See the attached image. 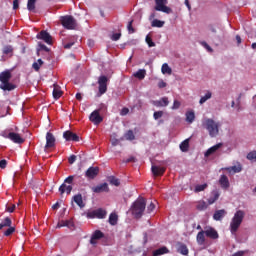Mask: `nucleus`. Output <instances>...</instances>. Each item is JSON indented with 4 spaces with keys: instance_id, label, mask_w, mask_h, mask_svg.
Returning <instances> with one entry per match:
<instances>
[{
    "instance_id": "nucleus-1",
    "label": "nucleus",
    "mask_w": 256,
    "mask_h": 256,
    "mask_svg": "<svg viewBox=\"0 0 256 256\" xmlns=\"http://www.w3.org/2000/svg\"><path fill=\"white\" fill-rule=\"evenodd\" d=\"M145 207H147V200H145L143 197L138 198L132 204V215H134L136 219H141V217H143V213H145Z\"/></svg>"
},
{
    "instance_id": "nucleus-2",
    "label": "nucleus",
    "mask_w": 256,
    "mask_h": 256,
    "mask_svg": "<svg viewBox=\"0 0 256 256\" xmlns=\"http://www.w3.org/2000/svg\"><path fill=\"white\" fill-rule=\"evenodd\" d=\"M243 219H245V211L238 210L235 212L231 222H230V231L232 235H235L237 231H239V227L243 223Z\"/></svg>"
},
{
    "instance_id": "nucleus-3",
    "label": "nucleus",
    "mask_w": 256,
    "mask_h": 256,
    "mask_svg": "<svg viewBox=\"0 0 256 256\" xmlns=\"http://www.w3.org/2000/svg\"><path fill=\"white\" fill-rule=\"evenodd\" d=\"M11 81V72L4 71L0 74V89L3 91H13L17 89L15 84L10 83Z\"/></svg>"
},
{
    "instance_id": "nucleus-4",
    "label": "nucleus",
    "mask_w": 256,
    "mask_h": 256,
    "mask_svg": "<svg viewBox=\"0 0 256 256\" xmlns=\"http://www.w3.org/2000/svg\"><path fill=\"white\" fill-rule=\"evenodd\" d=\"M203 127L208 130L210 137H216L219 135V123L211 118H207L202 123Z\"/></svg>"
},
{
    "instance_id": "nucleus-5",
    "label": "nucleus",
    "mask_w": 256,
    "mask_h": 256,
    "mask_svg": "<svg viewBox=\"0 0 256 256\" xmlns=\"http://www.w3.org/2000/svg\"><path fill=\"white\" fill-rule=\"evenodd\" d=\"M60 23L63 26L64 29H75L77 27V21L75 20V18H73V16H62L60 18Z\"/></svg>"
},
{
    "instance_id": "nucleus-6",
    "label": "nucleus",
    "mask_w": 256,
    "mask_h": 256,
    "mask_svg": "<svg viewBox=\"0 0 256 256\" xmlns=\"http://www.w3.org/2000/svg\"><path fill=\"white\" fill-rule=\"evenodd\" d=\"M155 11H161L162 13H171V8L167 6V0H155Z\"/></svg>"
},
{
    "instance_id": "nucleus-7",
    "label": "nucleus",
    "mask_w": 256,
    "mask_h": 256,
    "mask_svg": "<svg viewBox=\"0 0 256 256\" xmlns=\"http://www.w3.org/2000/svg\"><path fill=\"white\" fill-rule=\"evenodd\" d=\"M109 82V78L107 76H100L98 79L99 85V93L100 95H105L107 93V83Z\"/></svg>"
},
{
    "instance_id": "nucleus-8",
    "label": "nucleus",
    "mask_w": 256,
    "mask_h": 256,
    "mask_svg": "<svg viewBox=\"0 0 256 256\" xmlns=\"http://www.w3.org/2000/svg\"><path fill=\"white\" fill-rule=\"evenodd\" d=\"M36 37L37 39L45 41L47 45H53V37H51V34L45 30L40 31Z\"/></svg>"
},
{
    "instance_id": "nucleus-9",
    "label": "nucleus",
    "mask_w": 256,
    "mask_h": 256,
    "mask_svg": "<svg viewBox=\"0 0 256 256\" xmlns=\"http://www.w3.org/2000/svg\"><path fill=\"white\" fill-rule=\"evenodd\" d=\"M57 143V139L55 138V135L51 132L46 133V145L45 149H53Z\"/></svg>"
},
{
    "instance_id": "nucleus-10",
    "label": "nucleus",
    "mask_w": 256,
    "mask_h": 256,
    "mask_svg": "<svg viewBox=\"0 0 256 256\" xmlns=\"http://www.w3.org/2000/svg\"><path fill=\"white\" fill-rule=\"evenodd\" d=\"M100 110H94L91 114H90V121L92 123H94V125H99V123L103 122V117H101V115L99 114Z\"/></svg>"
},
{
    "instance_id": "nucleus-11",
    "label": "nucleus",
    "mask_w": 256,
    "mask_h": 256,
    "mask_svg": "<svg viewBox=\"0 0 256 256\" xmlns=\"http://www.w3.org/2000/svg\"><path fill=\"white\" fill-rule=\"evenodd\" d=\"M204 233H205V236L208 237V239H213V240L219 239V233L213 227L205 228Z\"/></svg>"
},
{
    "instance_id": "nucleus-12",
    "label": "nucleus",
    "mask_w": 256,
    "mask_h": 256,
    "mask_svg": "<svg viewBox=\"0 0 256 256\" xmlns=\"http://www.w3.org/2000/svg\"><path fill=\"white\" fill-rule=\"evenodd\" d=\"M63 137L65 138V141H74L79 142V135L76 133H73L71 130H67L63 133Z\"/></svg>"
},
{
    "instance_id": "nucleus-13",
    "label": "nucleus",
    "mask_w": 256,
    "mask_h": 256,
    "mask_svg": "<svg viewBox=\"0 0 256 256\" xmlns=\"http://www.w3.org/2000/svg\"><path fill=\"white\" fill-rule=\"evenodd\" d=\"M8 137L10 141H13V143H17L18 145L25 143V139H23L21 135H19V133L9 132Z\"/></svg>"
},
{
    "instance_id": "nucleus-14",
    "label": "nucleus",
    "mask_w": 256,
    "mask_h": 256,
    "mask_svg": "<svg viewBox=\"0 0 256 256\" xmlns=\"http://www.w3.org/2000/svg\"><path fill=\"white\" fill-rule=\"evenodd\" d=\"M97 175H99V167H89L85 172L87 179H95Z\"/></svg>"
},
{
    "instance_id": "nucleus-15",
    "label": "nucleus",
    "mask_w": 256,
    "mask_h": 256,
    "mask_svg": "<svg viewBox=\"0 0 256 256\" xmlns=\"http://www.w3.org/2000/svg\"><path fill=\"white\" fill-rule=\"evenodd\" d=\"M93 193H109V185L105 182L92 188Z\"/></svg>"
},
{
    "instance_id": "nucleus-16",
    "label": "nucleus",
    "mask_w": 256,
    "mask_h": 256,
    "mask_svg": "<svg viewBox=\"0 0 256 256\" xmlns=\"http://www.w3.org/2000/svg\"><path fill=\"white\" fill-rule=\"evenodd\" d=\"M103 237H105V234L101 232V230L94 231L90 239L91 245H97V241H99V239H103Z\"/></svg>"
},
{
    "instance_id": "nucleus-17",
    "label": "nucleus",
    "mask_w": 256,
    "mask_h": 256,
    "mask_svg": "<svg viewBox=\"0 0 256 256\" xmlns=\"http://www.w3.org/2000/svg\"><path fill=\"white\" fill-rule=\"evenodd\" d=\"M151 171L154 177H161L165 175L166 168L161 166H152Z\"/></svg>"
},
{
    "instance_id": "nucleus-18",
    "label": "nucleus",
    "mask_w": 256,
    "mask_h": 256,
    "mask_svg": "<svg viewBox=\"0 0 256 256\" xmlns=\"http://www.w3.org/2000/svg\"><path fill=\"white\" fill-rule=\"evenodd\" d=\"M89 217H97V219H105V217H107V211L100 208L95 210L91 214H89Z\"/></svg>"
},
{
    "instance_id": "nucleus-19",
    "label": "nucleus",
    "mask_w": 256,
    "mask_h": 256,
    "mask_svg": "<svg viewBox=\"0 0 256 256\" xmlns=\"http://www.w3.org/2000/svg\"><path fill=\"white\" fill-rule=\"evenodd\" d=\"M152 104L154 107H167V105H169V98L162 97L160 100L152 101Z\"/></svg>"
},
{
    "instance_id": "nucleus-20",
    "label": "nucleus",
    "mask_w": 256,
    "mask_h": 256,
    "mask_svg": "<svg viewBox=\"0 0 256 256\" xmlns=\"http://www.w3.org/2000/svg\"><path fill=\"white\" fill-rule=\"evenodd\" d=\"M53 92L52 95L54 99H61V96L63 95V91H61V86L58 85L57 83L53 84Z\"/></svg>"
},
{
    "instance_id": "nucleus-21",
    "label": "nucleus",
    "mask_w": 256,
    "mask_h": 256,
    "mask_svg": "<svg viewBox=\"0 0 256 256\" xmlns=\"http://www.w3.org/2000/svg\"><path fill=\"white\" fill-rule=\"evenodd\" d=\"M72 201H74V203H76V205H78L80 209H83V207H85V202H83V195L81 194L74 195Z\"/></svg>"
},
{
    "instance_id": "nucleus-22",
    "label": "nucleus",
    "mask_w": 256,
    "mask_h": 256,
    "mask_svg": "<svg viewBox=\"0 0 256 256\" xmlns=\"http://www.w3.org/2000/svg\"><path fill=\"white\" fill-rule=\"evenodd\" d=\"M223 147V143H218L212 147H210L206 152H205V157H209L210 155H213V153L219 151Z\"/></svg>"
},
{
    "instance_id": "nucleus-23",
    "label": "nucleus",
    "mask_w": 256,
    "mask_h": 256,
    "mask_svg": "<svg viewBox=\"0 0 256 256\" xmlns=\"http://www.w3.org/2000/svg\"><path fill=\"white\" fill-rule=\"evenodd\" d=\"M219 184L222 189H229V178L226 175H221L219 179Z\"/></svg>"
},
{
    "instance_id": "nucleus-24",
    "label": "nucleus",
    "mask_w": 256,
    "mask_h": 256,
    "mask_svg": "<svg viewBox=\"0 0 256 256\" xmlns=\"http://www.w3.org/2000/svg\"><path fill=\"white\" fill-rule=\"evenodd\" d=\"M225 215H227V211H225V209L217 210L213 215V219L214 221H221Z\"/></svg>"
},
{
    "instance_id": "nucleus-25",
    "label": "nucleus",
    "mask_w": 256,
    "mask_h": 256,
    "mask_svg": "<svg viewBox=\"0 0 256 256\" xmlns=\"http://www.w3.org/2000/svg\"><path fill=\"white\" fill-rule=\"evenodd\" d=\"M71 191H73V186L71 185L67 186L65 183H63L59 187V192L61 193V195H63V193H67V195H71Z\"/></svg>"
},
{
    "instance_id": "nucleus-26",
    "label": "nucleus",
    "mask_w": 256,
    "mask_h": 256,
    "mask_svg": "<svg viewBox=\"0 0 256 256\" xmlns=\"http://www.w3.org/2000/svg\"><path fill=\"white\" fill-rule=\"evenodd\" d=\"M228 173H241L243 171V166L241 164H237L232 167L225 168Z\"/></svg>"
},
{
    "instance_id": "nucleus-27",
    "label": "nucleus",
    "mask_w": 256,
    "mask_h": 256,
    "mask_svg": "<svg viewBox=\"0 0 256 256\" xmlns=\"http://www.w3.org/2000/svg\"><path fill=\"white\" fill-rule=\"evenodd\" d=\"M220 197L219 191L214 190L211 192V196L208 198V204L213 205Z\"/></svg>"
},
{
    "instance_id": "nucleus-28",
    "label": "nucleus",
    "mask_w": 256,
    "mask_h": 256,
    "mask_svg": "<svg viewBox=\"0 0 256 256\" xmlns=\"http://www.w3.org/2000/svg\"><path fill=\"white\" fill-rule=\"evenodd\" d=\"M146 75H147V70L139 69L137 72L133 74V77H135L136 79H139L140 81H143Z\"/></svg>"
},
{
    "instance_id": "nucleus-29",
    "label": "nucleus",
    "mask_w": 256,
    "mask_h": 256,
    "mask_svg": "<svg viewBox=\"0 0 256 256\" xmlns=\"http://www.w3.org/2000/svg\"><path fill=\"white\" fill-rule=\"evenodd\" d=\"M196 241L198 245H205V230H201L198 232L196 236Z\"/></svg>"
},
{
    "instance_id": "nucleus-30",
    "label": "nucleus",
    "mask_w": 256,
    "mask_h": 256,
    "mask_svg": "<svg viewBox=\"0 0 256 256\" xmlns=\"http://www.w3.org/2000/svg\"><path fill=\"white\" fill-rule=\"evenodd\" d=\"M75 225L73 224V221L71 220H65V221H61L57 224V229H61V227H69V229H71V227H74Z\"/></svg>"
},
{
    "instance_id": "nucleus-31",
    "label": "nucleus",
    "mask_w": 256,
    "mask_h": 256,
    "mask_svg": "<svg viewBox=\"0 0 256 256\" xmlns=\"http://www.w3.org/2000/svg\"><path fill=\"white\" fill-rule=\"evenodd\" d=\"M13 225V221L11 218L6 217L1 223H0V231L1 229H5V227H11Z\"/></svg>"
},
{
    "instance_id": "nucleus-32",
    "label": "nucleus",
    "mask_w": 256,
    "mask_h": 256,
    "mask_svg": "<svg viewBox=\"0 0 256 256\" xmlns=\"http://www.w3.org/2000/svg\"><path fill=\"white\" fill-rule=\"evenodd\" d=\"M77 38L75 36L70 38V42H63L64 49H71L75 45Z\"/></svg>"
},
{
    "instance_id": "nucleus-33",
    "label": "nucleus",
    "mask_w": 256,
    "mask_h": 256,
    "mask_svg": "<svg viewBox=\"0 0 256 256\" xmlns=\"http://www.w3.org/2000/svg\"><path fill=\"white\" fill-rule=\"evenodd\" d=\"M77 38L75 36L70 38V42H63L64 49H71L75 45Z\"/></svg>"
},
{
    "instance_id": "nucleus-34",
    "label": "nucleus",
    "mask_w": 256,
    "mask_h": 256,
    "mask_svg": "<svg viewBox=\"0 0 256 256\" xmlns=\"http://www.w3.org/2000/svg\"><path fill=\"white\" fill-rule=\"evenodd\" d=\"M161 71L163 75H171L173 73V70L171 69V67H169V64L167 63H164L162 65Z\"/></svg>"
},
{
    "instance_id": "nucleus-35",
    "label": "nucleus",
    "mask_w": 256,
    "mask_h": 256,
    "mask_svg": "<svg viewBox=\"0 0 256 256\" xmlns=\"http://www.w3.org/2000/svg\"><path fill=\"white\" fill-rule=\"evenodd\" d=\"M178 253L187 256L189 255V248H187V245L185 244H180V246L178 247Z\"/></svg>"
},
{
    "instance_id": "nucleus-36",
    "label": "nucleus",
    "mask_w": 256,
    "mask_h": 256,
    "mask_svg": "<svg viewBox=\"0 0 256 256\" xmlns=\"http://www.w3.org/2000/svg\"><path fill=\"white\" fill-rule=\"evenodd\" d=\"M180 150L183 153H187V151H189V138L184 140L183 142H181L180 144Z\"/></svg>"
},
{
    "instance_id": "nucleus-37",
    "label": "nucleus",
    "mask_w": 256,
    "mask_h": 256,
    "mask_svg": "<svg viewBox=\"0 0 256 256\" xmlns=\"http://www.w3.org/2000/svg\"><path fill=\"white\" fill-rule=\"evenodd\" d=\"M108 221L110 225H117V221H119V216L117 215V213H111Z\"/></svg>"
},
{
    "instance_id": "nucleus-38",
    "label": "nucleus",
    "mask_w": 256,
    "mask_h": 256,
    "mask_svg": "<svg viewBox=\"0 0 256 256\" xmlns=\"http://www.w3.org/2000/svg\"><path fill=\"white\" fill-rule=\"evenodd\" d=\"M166 253H169V249L161 247L153 252V256L165 255Z\"/></svg>"
},
{
    "instance_id": "nucleus-39",
    "label": "nucleus",
    "mask_w": 256,
    "mask_h": 256,
    "mask_svg": "<svg viewBox=\"0 0 256 256\" xmlns=\"http://www.w3.org/2000/svg\"><path fill=\"white\" fill-rule=\"evenodd\" d=\"M108 181L110 185H114V187H119L121 185V181H119V179L116 178L115 176H110L108 178Z\"/></svg>"
},
{
    "instance_id": "nucleus-40",
    "label": "nucleus",
    "mask_w": 256,
    "mask_h": 256,
    "mask_svg": "<svg viewBox=\"0 0 256 256\" xmlns=\"http://www.w3.org/2000/svg\"><path fill=\"white\" fill-rule=\"evenodd\" d=\"M211 97H213V94L210 91H208L204 96L200 98V101H199L200 105H203V103H206L207 101H209Z\"/></svg>"
},
{
    "instance_id": "nucleus-41",
    "label": "nucleus",
    "mask_w": 256,
    "mask_h": 256,
    "mask_svg": "<svg viewBox=\"0 0 256 256\" xmlns=\"http://www.w3.org/2000/svg\"><path fill=\"white\" fill-rule=\"evenodd\" d=\"M208 205L206 201H199L196 205V209H198V211H205V209H207Z\"/></svg>"
},
{
    "instance_id": "nucleus-42",
    "label": "nucleus",
    "mask_w": 256,
    "mask_h": 256,
    "mask_svg": "<svg viewBox=\"0 0 256 256\" xmlns=\"http://www.w3.org/2000/svg\"><path fill=\"white\" fill-rule=\"evenodd\" d=\"M186 121L188 123H193L195 121V112L189 111L186 113Z\"/></svg>"
},
{
    "instance_id": "nucleus-43",
    "label": "nucleus",
    "mask_w": 256,
    "mask_h": 256,
    "mask_svg": "<svg viewBox=\"0 0 256 256\" xmlns=\"http://www.w3.org/2000/svg\"><path fill=\"white\" fill-rule=\"evenodd\" d=\"M165 25V22L164 21H161L159 19H154L151 23V26L152 27H158V28H161Z\"/></svg>"
},
{
    "instance_id": "nucleus-44",
    "label": "nucleus",
    "mask_w": 256,
    "mask_h": 256,
    "mask_svg": "<svg viewBox=\"0 0 256 256\" xmlns=\"http://www.w3.org/2000/svg\"><path fill=\"white\" fill-rule=\"evenodd\" d=\"M13 53V46L6 45L3 47V55H11Z\"/></svg>"
},
{
    "instance_id": "nucleus-45",
    "label": "nucleus",
    "mask_w": 256,
    "mask_h": 256,
    "mask_svg": "<svg viewBox=\"0 0 256 256\" xmlns=\"http://www.w3.org/2000/svg\"><path fill=\"white\" fill-rule=\"evenodd\" d=\"M125 139H127V141H134L135 139V134L133 133V130H128L125 133Z\"/></svg>"
},
{
    "instance_id": "nucleus-46",
    "label": "nucleus",
    "mask_w": 256,
    "mask_h": 256,
    "mask_svg": "<svg viewBox=\"0 0 256 256\" xmlns=\"http://www.w3.org/2000/svg\"><path fill=\"white\" fill-rule=\"evenodd\" d=\"M15 233V227L9 226L6 231H4L5 237H11Z\"/></svg>"
},
{
    "instance_id": "nucleus-47",
    "label": "nucleus",
    "mask_w": 256,
    "mask_h": 256,
    "mask_svg": "<svg viewBox=\"0 0 256 256\" xmlns=\"http://www.w3.org/2000/svg\"><path fill=\"white\" fill-rule=\"evenodd\" d=\"M43 65V60L42 59H38L37 62H34L32 64V67L34 70L39 71V69H41V66Z\"/></svg>"
},
{
    "instance_id": "nucleus-48",
    "label": "nucleus",
    "mask_w": 256,
    "mask_h": 256,
    "mask_svg": "<svg viewBox=\"0 0 256 256\" xmlns=\"http://www.w3.org/2000/svg\"><path fill=\"white\" fill-rule=\"evenodd\" d=\"M35 3H37V0H28V3H27L28 11H35Z\"/></svg>"
},
{
    "instance_id": "nucleus-49",
    "label": "nucleus",
    "mask_w": 256,
    "mask_h": 256,
    "mask_svg": "<svg viewBox=\"0 0 256 256\" xmlns=\"http://www.w3.org/2000/svg\"><path fill=\"white\" fill-rule=\"evenodd\" d=\"M205 189H207V184L197 185L195 187V193H201V191H205Z\"/></svg>"
},
{
    "instance_id": "nucleus-50",
    "label": "nucleus",
    "mask_w": 256,
    "mask_h": 256,
    "mask_svg": "<svg viewBox=\"0 0 256 256\" xmlns=\"http://www.w3.org/2000/svg\"><path fill=\"white\" fill-rule=\"evenodd\" d=\"M247 159L249 161H256V151H251L247 154Z\"/></svg>"
},
{
    "instance_id": "nucleus-51",
    "label": "nucleus",
    "mask_w": 256,
    "mask_h": 256,
    "mask_svg": "<svg viewBox=\"0 0 256 256\" xmlns=\"http://www.w3.org/2000/svg\"><path fill=\"white\" fill-rule=\"evenodd\" d=\"M127 30L130 34L135 33V28H133V20H131L127 25Z\"/></svg>"
},
{
    "instance_id": "nucleus-52",
    "label": "nucleus",
    "mask_w": 256,
    "mask_h": 256,
    "mask_svg": "<svg viewBox=\"0 0 256 256\" xmlns=\"http://www.w3.org/2000/svg\"><path fill=\"white\" fill-rule=\"evenodd\" d=\"M161 117H163V111L154 112L153 118L155 119V121H157L158 119H161Z\"/></svg>"
},
{
    "instance_id": "nucleus-53",
    "label": "nucleus",
    "mask_w": 256,
    "mask_h": 256,
    "mask_svg": "<svg viewBox=\"0 0 256 256\" xmlns=\"http://www.w3.org/2000/svg\"><path fill=\"white\" fill-rule=\"evenodd\" d=\"M146 43H147L148 47H155V42H153V39H151V37L149 35L146 36Z\"/></svg>"
},
{
    "instance_id": "nucleus-54",
    "label": "nucleus",
    "mask_w": 256,
    "mask_h": 256,
    "mask_svg": "<svg viewBox=\"0 0 256 256\" xmlns=\"http://www.w3.org/2000/svg\"><path fill=\"white\" fill-rule=\"evenodd\" d=\"M77 161V156L75 154H72L69 158H68V163L70 165H73V163H75Z\"/></svg>"
},
{
    "instance_id": "nucleus-55",
    "label": "nucleus",
    "mask_w": 256,
    "mask_h": 256,
    "mask_svg": "<svg viewBox=\"0 0 256 256\" xmlns=\"http://www.w3.org/2000/svg\"><path fill=\"white\" fill-rule=\"evenodd\" d=\"M119 39H121V33H114V34L111 36V40H112V41H119Z\"/></svg>"
},
{
    "instance_id": "nucleus-56",
    "label": "nucleus",
    "mask_w": 256,
    "mask_h": 256,
    "mask_svg": "<svg viewBox=\"0 0 256 256\" xmlns=\"http://www.w3.org/2000/svg\"><path fill=\"white\" fill-rule=\"evenodd\" d=\"M155 211V204L153 202L147 207V213H153Z\"/></svg>"
},
{
    "instance_id": "nucleus-57",
    "label": "nucleus",
    "mask_w": 256,
    "mask_h": 256,
    "mask_svg": "<svg viewBox=\"0 0 256 256\" xmlns=\"http://www.w3.org/2000/svg\"><path fill=\"white\" fill-rule=\"evenodd\" d=\"M179 107H181V102H179L178 100H174V103L172 105V109L177 110V109H179Z\"/></svg>"
},
{
    "instance_id": "nucleus-58",
    "label": "nucleus",
    "mask_w": 256,
    "mask_h": 256,
    "mask_svg": "<svg viewBox=\"0 0 256 256\" xmlns=\"http://www.w3.org/2000/svg\"><path fill=\"white\" fill-rule=\"evenodd\" d=\"M75 179V176H68L65 180L64 183H68V185H71Z\"/></svg>"
},
{
    "instance_id": "nucleus-59",
    "label": "nucleus",
    "mask_w": 256,
    "mask_h": 256,
    "mask_svg": "<svg viewBox=\"0 0 256 256\" xmlns=\"http://www.w3.org/2000/svg\"><path fill=\"white\" fill-rule=\"evenodd\" d=\"M6 211H8V213H13V211H15V204L8 205Z\"/></svg>"
},
{
    "instance_id": "nucleus-60",
    "label": "nucleus",
    "mask_w": 256,
    "mask_h": 256,
    "mask_svg": "<svg viewBox=\"0 0 256 256\" xmlns=\"http://www.w3.org/2000/svg\"><path fill=\"white\" fill-rule=\"evenodd\" d=\"M203 47H205V49H207V51L209 53H213V48H211V46H209V44H207V42H202Z\"/></svg>"
},
{
    "instance_id": "nucleus-61",
    "label": "nucleus",
    "mask_w": 256,
    "mask_h": 256,
    "mask_svg": "<svg viewBox=\"0 0 256 256\" xmlns=\"http://www.w3.org/2000/svg\"><path fill=\"white\" fill-rule=\"evenodd\" d=\"M135 161H137V158H135L134 156H130L124 161V163H135Z\"/></svg>"
},
{
    "instance_id": "nucleus-62",
    "label": "nucleus",
    "mask_w": 256,
    "mask_h": 256,
    "mask_svg": "<svg viewBox=\"0 0 256 256\" xmlns=\"http://www.w3.org/2000/svg\"><path fill=\"white\" fill-rule=\"evenodd\" d=\"M7 167V160L3 159L0 161V169H5Z\"/></svg>"
},
{
    "instance_id": "nucleus-63",
    "label": "nucleus",
    "mask_w": 256,
    "mask_h": 256,
    "mask_svg": "<svg viewBox=\"0 0 256 256\" xmlns=\"http://www.w3.org/2000/svg\"><path fill=\"white\" fill-rule=\"evenodd\" d=\"M39 47L40 49H42V51H46V53H49V48L45 44L40 43Z\"/></svg>"
},
{
    "instance_id": "nucleus-64",
    "label": "nucleus",
    "mask_w": 256,
    "mask_h": 256,
    "mask_svg": "<svg viewBox=\"0 0 256 256\" xmlns=\"http://www.w3.org/2000/svg\"><path fill=\"white\" fill-rule=\"evenodd\" d=\"M232 256H245V251H238L234 253Z\"/></svg>"
}]
</instances>
